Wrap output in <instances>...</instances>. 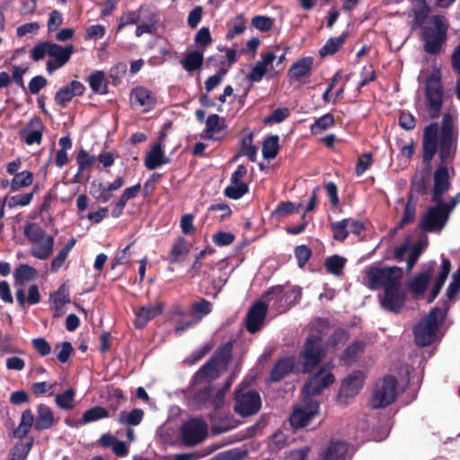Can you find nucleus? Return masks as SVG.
Segmentation results:
<instances>
[{"label": "nucleus", "instance_id": "f257e3e1", "mask_svg": "<svg viewBox=\"0 0 460 460\" xmlns=\"http://www.w3.org/2000/svg\"><path fill=\"white\" fill-rule=\"evenodd\" d=\"M421 151L422 163L430 169L431 161L437 153L438 155L440 164L433 174L431 201H439L440 197H443L451 187L447 164L455 159L457 151V137L454 135V119L450 112L443 115L439 134L437 122L424 128Z\"/></svg>", "mask_w": 460, "mask_h": 460}, {"label": "nucleus", "instance_id": "f03ea898", "mask_svg": "<svg viewBox=\"0 0 460 460\" xmlns=\"http://www.w3.org/2000/svg\"><path fill=\"white\" fill-rule=\"evenodd\" d=\"M75 52L72 44L62 46L58 43L45 40L36 44L31 50V58L33 61H40L49 56L46 62V70L51 75L55 71L66 66Z\"/></svg>", "mask_w": 460, "mask_h": 460}, {"label": "nucleus", "instance_id": "7ed1b4c3", "mask_svg": "<svg viewBox=\"0 0 460 460\" xmlns=\"http://www.w3.org/2000/svg\"><path fill=\"white\" fill-rule=\"evenodd\" d=\"M429 25L421 28L420 39L423 41V48L427 54L438 55L446 43L447 37L448 24L441 15H431L429 18Z\"/></svg>", "mask_w": 460, "mask_h": 460}, {"label": "nucleus", "instance_id": "20e7f679", "mask_svg": "<svg viewBox=\"0 0 460 460\" xmlns=\"http://www.w3.org/2000/svg\"><path fill=\"white\" fill-rule=\"evenodd\" d=\"M261 408V398L259 392L246 383L239 384L234 393V411L243 418H247L256 415Z\"/></svg>", "mask_w": 460, "mask_h": 460}, {"label": "nucleus", "instance_id": "39448f33", "mask_svg": "<svg viewBox=\"0 0 460 460\" xmlns=\"http://www.w3.org/2000/svg\"><path fill=\"white\" fill-rule=\"evenodd\" d=\"M448 305L445 303V308L438 306L432 308L428 315L413 328L414 341L419 347L429 346L433 341L438 329V316L443 319Z\"/></svg>", "mask_w": 460, "mask_h": 460}, {"label": "nucleus", "instance_id": "423d86ee", "mask_svg": "<svg viewBox=\"0 0 460 460\" xmlns=\"http://www.w3.org/2000/svg\"><path fill=\"white\" fill-rule=\"evenodd\" d=\"M24 236L32 243L31 254L39 260H47L53 252L54 237L47 234L36 223H27Z\"/></svg>", "mask_w": 460, "mask_h": 460}, {"label": "nucleus", "instance_id": "0eeeda50", "mask_svg": "<svg viewBox=\"0 0 460 460\" xmlns=\"http://www.w3.org/2000/svg\"><path fill=\"white\" fill-rule=\"evenodd\" d=\"M443 96L440 71L433 69L425 80V105L430 119H438L440 116Z\"/></svg>", "mask_w": 460, "mask_h": 460}, {"label": "nucleus", "instance_id": "6e6552de", "mask_svg": "<svg viewBox=\"0 0 460 460\" xmlns=\"http://www.w3.org/2000/svg\"><path fill=\"white\" fill-rule=\"evenodd\" d=\"M402 269L398 266H371L366 269L367 286L372 290L395 286V283L402 282Z\"/></svg>", "mask_w": 460, "mask_h": 460}, {"label": "nucleus", "instance_id": "1a4fd4ad", "mask_svg": "<svg viewBox=\"0 0 460 460\" xmlns=\"http://www.w3.org/2000/svg\"><path fill=\"white\" fill-rule=\"evenodd\" d=\"M397 378L387 375L379 379L375 385L370 404L373 409H384L391 405L397 396Z\"/></svg>", "mask_w": 460, "mask_h": 460}, {"label": "nucleus", "instance_id": "9d476101", "mask_svg": "<svg viewBox=\"0 0 460 460\" xmlns=\"http://www.w3.org/2000/svg\"><path fill=\"white\" fill-rule=\"evenodd\" d=\"M326 350L322 344V337L317 334H310L300 351V358L303 361L305 373H311L323 359Z\"/></svg>", "mask_w": 460, "mask_h": 460}, {"label": "nucleus", "instance_id": "9b49d317", "mask_svg": "<svg viewBox=\"0 0 460 460\" xmlns=\"http://www.w3.org/2000/svg\"><path fill=\"white\" fill-rule=\"evenodd\" d=\"M208 436V425L199 418L190 419L181 428L182 443L187 447H193L203 442Z\"/></svg>", "mask_w": 460, "mask_h": 460}, {"label": "nucleus", "instance_id": "f8f14e48", "mask_svg": "<svg viewBox=\"0 0 460 460\" xmlns=\"http://www.w3.org/2000/svg\"><path fill=\"white\" fill-rule=\"evenodd\" d=\"M448 211H446L442 204L435 203L430 207L419 223L421 231L429 233L440 232L448 221Z\"/></svg>", "mask_w": 460, "mask_h": 460}, {"label": "nucleus", "instance_id": "ddd939ff", "mask_svg": "<svg viewBox=\"0 0 460 460\" xmlns=\"http://www.w3.org/2000/svg\"><path fill=\"white\" fill-rule=\"evenodd\" d=\"M318 411L319 403L314 399L305 398V403L291 412L288 419L290 426L295 429L306 427Z\"/></svg>", "mask_w": 460, "mask_h": 460}, {"label": "nucleus", "instance_id": "4468645a", "mask_svg": "<svg viewBox=\"0 0 460 460\" xmlns=\"http://www.w3.org/2000/svg\"><path fill=\"white\" fill-rule=\"evenodd\" d=\"M365 374L361 370H355L346 376L341 385L338 400L347 403L348 400L354 398L364 385Z\"/></svg>", "mask_w": 460, "mask_h": 460}, {"label": "nucleus", "instance_id": "2eb2a0df", "mask_svg": "<svg viewBox=\"0 0 460 460\" xmlns=\"http://www.w3.org/2000/svg\"><path fill=\"white\" fill-rule=\"evenodd\" d=\"M405 302L406 294L402 288V282L384 289L381 305L385 310L398 313L404 306Z\"/></svg>", "mask_w": 460, "mask_h": 460}, {"label": "nucleus", "instance_id": "dca6fc26", "mask_svg": "<svg viewBox=\"0 0 460 460\" xmlns=\"http://www.w3.org/2000/svg\"><path fill=\"white\" fill-rule=\"evenodd\" d=\"M247 174V168L244 164H239L236 170L232 173L231 184L225 189V195L232 199H239L249 191V186L243 181V178Z\"/></svg>", "mask_w": 460, "mask_h": 460}, {"label": "nucleus", "instance_id": "f3484780", "mask_svg": "<svg viewBox=\"0 0 460 460\" xmlns=\"http://www.w3.org/2000/svg\"><path fill=\"white\" fill-rule=\"evenodd\" d=\"M323 371L320 369L305 383L303 388L305 398L313 399V396L320 394L334 382V376L331 372L323 375Z\"/></svg>", "mask_w": 460, "mask_h": 460}, {"label": "nucleus", "instance_id": "a211bd4d", "mask_svg": "<svg viewBox=\"0 0 460 460\" xmlns=\"http://www.w3.org/2000/svg\"><path fill=\"white\" fill-rule=\"evenodd\" d=\"M267 312L268 305L261 300L256 301L249 308L246 315L245 327L250 333H255L261 330Z\"/></svg>", "mask_w": 460, "mask_h": 460}, {"label": "nucleus", "instance_id": "6ab92c4d", "mask_svg": "<svg viewBox=\"0 0 460 460\" xmlns=\"http://www.w3.org/2000/svg\"><path fill=\"white\" fill-rule=\"evenodd\" d=\"M85 90L84 85L76 80L60 87L55 93L54 101L57 105L66 108L75 96H81Z\"/></svg>", "mask_w": 460, "mask_h": 460}, {"label": "nucleus", "instance_id": "aec40b11", "mask_svg": "<svg viewBox=\"0 0 460 460\" xmlns=\"http://www.w3.org/2000/svg\"><path fill=\"white\" fill-rule=\"evenodd\" d=\"M164 308L163 302H158L155 305L148 304L141 306L136 312L135 326L137 329H143L146 326L147 323L156 316L162 314Z\"/></svg>", "mask_w": 460, "mask_h": 460}, {"label": "nucleus", "instance_id": "412c9836", "mask_svg": "<svg viewBox=\"0 0 460 460\" xmlns=\"http://www.w3.org/2000/svg\"><path fill=\"white\" fill-rule=\"evenodd\" d=\"M224 370L219 365L209 358L192 376V385H198L204 381H213L219 377L220 371Z\"/></svg>", "mask_w": 460, "mask_h": 460}, {"label": "nucleus", "instance_id": "4be33fe9", "mask_svg": "<svg viewBox=\"0 0 460 460\" xmlns=\"http://www.w3.org/2000/svg\"><path fill=\"white\" fill-rule=\"evenodd\" d=\"M295 368V359L292 357L279 358L273 366L269 380L270 382H279L288 375L292 373Z\"/></svg>", "mask_w": 460, "mask_h": 460}, {"label": "nucleus", "instance_id": "5701e85b", "mask_svg": "<svg viewBox=\"0 0 460 460\" xmlns=\"http://www.w3.org/2000/svg\"><path fill=\"white\" fill-rule=\"evenodd\" d=\"M432 275L433 268L429 267L426 270L414 276L407 284L410 292L415 296L423 295L428 288Z\"/></svg>", "mask_w": 460, "mask_h": 460}, {"label": "nucleus", "instance_id": "b1692460", "mask_svg": "<svg viewBox=\"0 0 460 460\" xmlns=\"http://www.w3.org/2000/svg\"><path fill=\"white\" fill-rule=\"evenodd\" d=\"M314 58L312 57H305L296 60L288 70V76L295 80L300 81L304 77L310 75L313 69Z\"/></svg>", "mask_w": 460, "mask_h": 460}, {"label": "nucleus", "instance_id": "393cba45", "mask_svg": "<svg viewBox=\"0 0 460 460\" xmlns=\"http://www.w3.org/2000/svg\"><path fill=\"white\" fill-rule=\"evenodd\" d=\"M226 126L222 118L217 114H212L206 119V137L209 139L219 140L224 137Z\"/></svg>", "mask_w": 460, "mask_h": 460}, {"label": "nucleus", "instance_id": "a878e982", "mask_svg": "<svg viewBox=\"0 0 460 460\" xmlns=\"http://www.w3.org/2000/svg\"><path fill=\"white\" fill-rule=\"evenodd\" d=\"M413 20L411 22V29L424 28V24L430 13V7L426 0H414L413 7Z\"/></svg>", "mask_w": 460, "mask_h": 460}, {"label": "nucleus", "instance_id": "bb28decb", "mask_svg": "<svg viewBox=\"0 0 460 460\" xmlns=\"http://www.w3.org/2000/svg\"><path fill=\"white\" fill-rule=\"evenodd\" d=\"M170 159L164 156L162 144L156 143L153 146L149 153L145 157V166L148 170H155L164 164H168Z\"/></svg>", "mask_w": 460, "mask_h": 460}, {"label": "nucleus", "instance_id": "cd10ccee", "mask_svg": "<svg viewBox=\"0 0 460 460\" xmlns=\"http://www.w3.org/2000/svg\"><path fill=\"white\" fill-rule=\"evenodd\" d=\"M429 173L430 168L427 167L426 170L414 175L411 181L409 197L412 198L414 194L418 196H425L428 194Z\"/></svg>", "mask_w": 460, "mask_h": 460}, {"label": "nucleus", "instance_id": "c85d7f7f", "mask_svg": "<svg viewBox=\"0 0 460 460\" xmlns=\"http://www.w3.org/2000/svg\"><path fill=\"white\" fill-rule=\"evenodd\" d=\"M55 422L54 414L50 407L45 404H39L37 408V419L34 429L37 431L50 429Z\"/></svg>", "mask_w": 460, "mask_h": 460}, {"label": "nucleus", "instance_id": "c756f323", "mask_svg": "<svg viewBox=\"0 0 460 460\" xmlns=\"http://www.w3.org/2000/svg\"><path fill=\"white\" fill-rule=\"evenodd\" d=\"M452 264L448 258L442 255L441 259V266H440V272L438 273V277L435 279V282L433 284V287L430 290V293L432 294L433 297H437L446 280L447 279V277L451 271Z\"/></svg>", "mask_w": 460, "mask_h": 460}, {"label": "nucleus", "instance_id": "7c9ffc66", "mask_svg": "<svg viewBox=\"0 0 460 460\" xmlns=\"http://www.w3.org/2000/svg\"><path fill=\"white\" fill-rule=\"evenodd\" d=\"M348 445L342 441H331L323 454L321 460H344Z\"/></svg>", "mask_w": 460, "mask_h": 460}, {"label": "nucleus", "instance_id": "2f4dec72", "mask_svg": "<svg viewBox=\"0 0 460 460\" xmlns=\"http://www.w3.org/2000/svg\"><path fill=\"white\" fill-rule=\"evenodd\" d=\"M233 354V342L231 341L222 344L218 347L214 352L213 356L210 358L214 359L217 365H219L224 370L226 369L227 365L229 364Z\"/></svg>", "mask_w": 460, "mask_h": 460}, {"label": "nucleus", "instance_id": "473e14b6", "mask_svg": "<svg viewBox=\"0 0 460 460\" xmlns=\"http://www.w3.org/2000/svg\"><path fill=\"white\" fill-rule=\"evenodd\" d=\"M110 416L109 411L100 405L92 407L85 411L82 418L76 420L75 426H83L90 422H93Z\"/></svg>", "mask_w": 460, "mask_h": 460}, {"label": "nucleus", "instance_id": "72a5a7b5", "mask_svg": "<svg viewBox=\"0 0 460 460\" xmlns=\"http://www.w3.org/2000/svg\"><path fill=\"white\" fill-rule=\"evenodd\" d=\"M348 35V31H344L338 37L328 39L325 44L320 49L319 55L322 58L334 55L344 44Z\"/></svg>", "mask_w": 460, "mask_h": 460}, {"label": "nucleus", "instance_id": "f704fd0d", "mask_svg": "<svg viewBox=\"0 0 460 460\" xmlns=\"http://www.w3.org/2000/svg\"><path fill=\"white\" fill-rule=\"evenodd\" d=\"M203 52L192 50L188 52L181 61L183 68L190 74L199 70L203 65Z\"/></svg>", "mask_w": 460, "mask_h": 460}, {"label": "nucleus", "instance_id": "c9c22d12", "mask_svg": "<svg viewBox=\"0 0 460 460\" xmlns=\"http://www.w3.org/2000/svg\"><path fill=\"white\" fill-rule=\"evenodd\" d=\"M190 252V247L188 241L182 237L178 236L172 246L168 261L172 264L177 263L180 261V257L183 255H187Z\"/></svg>", "mask_w": 460, "mask_h": 460}, {"label": "nucleus", "instance_id": "e433bc0d", "mask_svg": "<svg viewBox=\"0 0 460 460\" xmlns=\"http://www.w3.org/2000/svg\"><path fill=\"white\" fill-rule=\"evenodd\" d=\"M37 270L28 264H20L14 270L13 277L15 284L23 286L26 282L37 278Z\"/></svg>", "mask_w": 460, "mask_h": 460}, {"label": "nucleus", "instance_id": "4c0bfd02", "mask_svg": "<svg viewBox=\"0 0 460 460\" xmlns=\"http://www.w3.org/2000/svg\"><path fill=\"white\" fill-rule=\"evenodd\" d=\"M87 82L95 93L106 94L108 93V84L105 82V74L103 71L96 70L87 78Z\"/></svg>", "mask_w": 460, "mask_h": 460}, {"label": "nucleus", "instance_id": "58836bf2", "mask_svg": "<svg viewBox=\"0 0 460 460\" xmlns=\"http://www.w3.org/2000/svg\"><path fill=\"white\" fill-rule=\"evenodd\" d=\"M279 150V137L278 135L268 136L262 142L261 153L266 160L274 159Z\"/></svg>", "mask_w": 460, "mask_h": 460}, {"label": "nucleus", "instance_id": "ea45409f", "mask_svg": "<svg viewBox=\"0 0 460 460\" xmlns=\"http://www.w3.org/2000/svg\"><path fill=\"white\" fill-rule=\"evenodd\" d=\"M144 417V411L142 409H133L128 412L126 411H120L118 422L121 425L137 426L141 423Z\"/></svg>", "mask_w": 460, "mask_h": 460}, {"label": "nucleus", "instance_id": "a19ab883", "mask_svg": "<svg viewBox=\"0 0 460 460\" xmlns=\"http://www.w3.org/2000/svg\"><path fill=\"white\" fill-rule=\"evenodd\" d=\"M213 305L210 301L200 298L198 301L192 303L190 314L197 320H201L206 315L212 312Z\"/></svg>", "mask_w": 460, "mask_h": 460}, {"label": "nucleus", "instance_id": "79ce46f5", "mask_svg": "<svg viewBox=\"0 0 460 460\" xmlns=\"http://www.w3.org/2000/svg\"><path fill=\"white\" fill-rule=\"evenodd\" d=\"M131 99L140 106H152L155 102V98L150 90L146 87H137L131 93Z\"/></svg>", "mask_w": 460, "mask_h": 460}, {"label": "nucleus", "instance_id": "37998d69", "mask_svg": "<svg viewBox=\"0 0 460 460\" xmlns=\"http://www.w3.org/2000/svg\"><path fill=\"white\" fill-rule=\"evenodd\" d=\"M33 445V438L27 441H19L12 448L9 460H25Z\"/></svg>", "mask_w": 460, "mask_h": 460}, {"label": "nucleus", "instance_id": "c03bdc74", "mask_svg": "<svg viewBox=\"0 0 460 460\" xmlns=\"http://www.w3.org/2000/svg\"><path fill=\"white\" fill-rule=\"evenodd\" d=\"M347 259L334 254L325 259L324 267L328 273L340 276L345 267Z\"/></svg>", "mask_w": 460, "mask_h": 460}, {"label": "nucleus", "instance_id": "a18cd8bd", "mask_svg": "<svg viewBox=\"0 0 460 460\" xmlns=\"http://www.w3.org/2000/svg\"><path fill=\"white\" fill-rule=\"evenodd\" d=\"M335 120L334 117L332 113L328 112L320 118H318L314 123H313L310 127V131L312 135H319L323 130L331 128L334 126Z\"/></svg>", "mask_w": 460, "mask_h": 460}, {"label": "nucleus", "instance_id": "49530a36", "mask_svg": "<svg viewBox=\"0 0 460 460\" xmlns=\"http://www.w3.org/2000/svg\"><path fill=\"white\" fill-rule=\"evenodd\" d=\"M13 178L11 180L12 191H18L22 188L29 187L33 182V174L31 172L25 170L13 175Z\"/></svg>", "mask_w": 460, "mask_h": 460}, {"label": "nucleus", "instance_id": "de8ad7c7", "mask_svg": "<svg viewBox=\"0 0 460 460\" xmlns=\"http://www.w3.org/2000/svg\"><path fill=\"white\" fill-rule=\"evenodd\" d=\"M416 215V203L409 197L403 210V215L400 222L396 225L394 231L402 229L405 226L411 223Z\"/></svg>", "mask_w": 460, "mask_h": 460}, {"label": "nucleus", "instance_id": "09e8293b", "mask_svg": "<svg viewBox=\"0 0 460 460\" xmlns=\"http://www.w3.org/2000/svg\"><path fill=\"white\" fill-rule=\"evenodd\" d=\"M75 390L73 388H69L62 394H57L55 396V402L62 410H72L75 407Z\"/></svg>", "mask_w": 460, "mask_h": 460}, {"label": "nucleus", "instance_id": "8fccbe9b", "mask_svg": "<svg viewBox=\"0 0 460 460\" xmlns=\"http://www.w3.org/2000/svg\"><path fill=\"white\" fill-rule=\"evenodd\" d=\"M33 199V192L17 194L13 196H5L4 198V202L7 205L9 208H14L16 207H25L28 206Z\"/></svg>", "mask_w": 460, "mask_h": 460}, {"label": "nucleus", "instance_id": "3c124183", "mask_svg": "<svg viewBox=\"0 0 460 460\" xmlns=\"http://www.w3.org/2000/svg\"><path fill=\"white\" fill-rule=\"evenodd\" d=\"M350 218H344L341 221H337L331 224V229L332 232V236L335 240L339 242H344L348 235L349 231L347 230V227L349 225Z\"/></svg>", "mask_w": 460, "mask_h": 460}, {"label": "nucleus", "instance_id": "603ef678", "mask_svg": "<svg viewBox=\"0 0 460 460\" xmlns=\"http://www.w3.org/2000/svg\"><path fill=\"white\" fill-rule=\"evenodd\" d=\"M300 205L296 207L292 201H281L278 204L276 208L271 212V217L280 219L293 213H297Z\"/></svg>", "mask_w": 460, "mask_h": 460}, {"label": "nucleus", "instance_id": "864d4df0", "mask_svg": "<svg viewBox=\"0 0 460 460\" xmlns=\"http://www.w3.org/2000/svg\"><path fill=\"white\" fill-rule=\"evenodd\" d=\"M246 30V21L243 14H238L232 23L229 24V29L226 33V39L232 40L236 35L243 33Z\"/></svg>", "mask_w": 460, "mask_h": 460}, {"label": "nucleus", "instance_id": "5fc2aeb1", "mask_svg": "<svg viewBox=\"0 0 460 460\" xmlns=\"http://www.w3.org/2000/svg\"><path fill=\"white\" fill-rule=\"evenodd\" d=\"M76 162L78 164V167H80V172H84L94 165L96 157L89 155L86 150L81 148L76 155Z\"/></svg>", "mask_w": 460, "mask_h": 460}, {"label": "nucleus", "instance_id": "6e6d98bb", "mask_svg": "<svg viewBox=\"0 0 460 460\" xmlns=\"http://www.w3.org/2000/svg\"><path fill=\"white\" fill-rule=\"evenodd\" d=\"M364 349L365 342L363 341H356L344 349L341 357V359L345 362L353 360L354 358H356L358 353L364 350Z\"/></svg>", "mask_w": 460, "mask_h": 460}, {"label": "nucleus", "instance_id": "4d7b16f0", "mask_svg": "<svg viewBox=\"0 0 460 460\" xmlns=\"http://www.w3.org/2000/svg\"><path fill=\"white\" fill-rule=\"evenodd\" d=\"M213 388L210 385L197 391L193 396V401L199 407H203L207 403L210 402L211 394Z\"/></svg>", "mask_w": 460, "mask_h": 460}, {"label": "nucleus", "instance_id": "13d9d810", "mask_svg": "<svg viewBox=\"0 0 460 460\" xmlns=\"http://www.w3.org/2000/svg\"><path fill=\"white\" fill-rule=\"evenodd\" d=\"M138 23L153 24L156 26L158 20L157 14L151 8L141 5L140 7H138Z\"/></svg>", "mask_w": 460, "mask_h": 460}, {"label": "nucleus", "instance_id": "bf43d9fd", "mask_svg": "<svg viewBox=\"0 0 460 460\" xmlns=\"http://www.w3.org/2000/svg\"><path fill=\"white\" fill-rule=\"evenodd\" d=\"M138 8L135 11L125 12L119 17V23L118 25L117 31H121L124 27L128 25L138 24Z\"/></svg>", "mask_w": 460, "mask_h": 460}, {"label": "nucleus", "instance_id": "052dcab7", "mask_svg": "<svg viewBox=\"0 0 460 460\" xmlns=\"http://www.w3.org/2000/svg\"><path fill=\"white\" fill-rule=\"evenodd\" d=\"M460 292V266L452 276V281L446 290V296L449 300H453Z\"/></svg>", "mask_w": 460, "mask_h": 460}, {"label": "nucleus", "instance_id": "680f3d73", "mask_svg": "<svg viewBox=\"0 0 460 460\" xmlns=\"http://www.w3.org/2000/svg\"><path fill=\"white\" fill-rule=\"evenodd\" d=\"M273 19L264 15H255L252 19V25L261 32L270 31L273 26Z\"/></svg>", "mask_w": 460, "mask_h": 460}, {"label": "nucleus", "instance_id": "e2e57ef3", "mask_svg": "<svg viewBox=\"0 0 460 460\" xmlns=\"http://www.w3.org/2000/svg\"><path fill=\"white\" fill-rule=\"evenodd\" d=\"M290 115V111L288 108H278L270 116L264 118V124H275L280 123L285 120Z\"/></svg>", "mask_w": 460, "mask_h": 460}, {"label": "nucleus", "instance_id": "0e129e2a", "mask_svg": "<svg viewBox=\"0 0 460 460\" xmlns=\"http://www.w3.org/2000/svg\"><path fill=\"white\" fill-rule=\"evenodd\" d=\"M50 297L54 304H59L60 305L70 303L68 288L66 284H62L58 290L51 294Z\"/></svg>", "mask_w": 460, "mask_h": 460}, {"label": "nucleus", "instance_id": "69168bd1", "mask_svg": "<svg viewBox=\"0 0 460 460\" xmlns=\"http://www.w3.org/2000/svg\"><path fill=\"white\" fill-rule=\"evenodd\" d=\"M295 256L297 260V264L303 268L312 256V250L305 244L298 245L295 248Z\"/></svg>", "mask_w": 460, "mask_h": 460}, {"label": "nucleus", "instance_id": "338daca9", "mask_svg": "<svg viewBox=\"0 0 460 460\" xmlns=\"http://www.w3.org/2000/svg\"><path fill=\"white\" fill-rule=\"evenodd\" d=\"M348 339V332L345 329L338 328L334 330L332 335L328 338V344L332 348H336L340 344L345 343Z\"/></svg>", "mask_w": 460, "mask_h": 460}, {"label": "nucleus", "instance_id": "774afa93", "mask_svg": "<svg viewBox=\"0 0 460 460\" xmlns=\"http://www.w3.org/2000/svg\"><path fill=\"white\" fill-rule=\"evenodd\" d=\"M398 124L405 130H412L416 127V119L410 111H402L399 115Z\"/></svg>", "mask_w": 460, "mask_h": 460}]
</instances>
